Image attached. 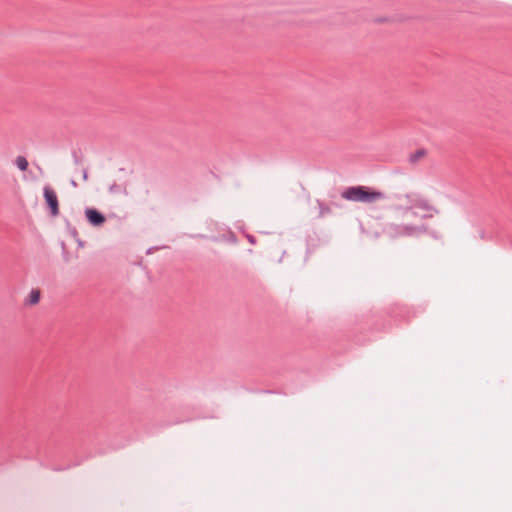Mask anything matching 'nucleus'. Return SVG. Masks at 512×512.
Segmentation results:
<instances>
[{
    "label": "nucleus",
    "instance_id": "4",
    "mask_svg": "<svg viewBox=\"0 0 512 512\" xmlns=\"http://www.w3.org/2000/svg\"><path fill=\"white\" fill-rule=\"evenodd\" d=\"M85 215L88 221L94 226H100L105 222V217L94 208L86 209Z\"/></svg>",
    "mask_w": 512,
    "mask_h": 512
},
{
    "label": "nucleus",
    "instance_id": "5",
    "mask_svg": "<svg viewBox=\"0 0 512 512\" xmlns=\"http://www.w3.org/2000/svg\"><path fill=\"white\" fill-rule=\"evenodd\" d=\"M16 165L21 171H26L28 168V161L23 156H18L16 158Z\"/></svg>",
    "mask_w": 512,
    "mask_h": 512
},
{
    "label": "nucleus",
    "instance_id": "3",
    "mask_svg": "<svg viewBox=\"0 0 512 512\" xmlns=\"http://www.w3.org/2000/svg\"><path fill=\"white\" fill-rule=\"evenodd\" d=\"M44 197L52 216L59 214V203L56 192L49 186L44 187Z\"/></svg>",
    "mask_w": 512,
    "mask_h": 512
},
{
    "label": "nucleus",
    "instance_id": "2",
    "mask_svg": "<svg viewBox=\"0 0 512 512\" xmlns=\"http://www.w3.org/2000/svg\"><path fill=\"white\" fill-rule=\"evenodd\" d=\"M341 196L349 201L372 203L384 197L380 191L370 190L365 186H355L345 189Z\"/></svg>",
    "mask_w": 512,
    "mask_h": 512
},
{
    "label": "nucleus",
    "instance_id": "1",
    "mask_svg": "<svg viewBox=\"0 0 512 512\" xmlns=\"http://www.w3.org/2000/svg\"><path fill=\"white\" fill-rule=\"evenodd\" d=\"M403 213V222L393 224L389 231L392 236L411 237L427 231L424 220L433 217L432 207L424 200L412 199Z\"/></svg>",
    "mask_w": 512,
    "mask_h": 512
},
{
    "label": "nucleus",
    "instance_id": "6",
    "mask_svg": "<svg viewBox=\"0 0 512 512\" xmlns=\"http://www.w3.org/2000/svg\"><path fill=\"white\" fill-rule=\"evenodd\" d=\"M319 205V216L324 217L325 215L329 214L331 212V209L328 205H326L324 202L318 201Z\"/></svg>",
    "mask_w": 512,
    "mask_h": 512
},
{
    "label": "nucleus",
    "instance_id": "8",
    "mask_svg": "<svg viewBox=\"0 0 512 512\" xmlns=\"http://www.w3.org/2000/svg\"><path fill=\"white\" fill-rule=\"evenodd\" d=\"M424 155H425V152L423 150H419L415 154L411 155V161L416 162L418 159H420Z\"/></svg>",
    "mask_w": 512,
    "mask_h": 512
},
{
    "label": "nucleus",
    "instance_id": "7",
    "mask_svg": "<svg viewBox=\"0 0 512 512\" xmlns=\"http://www.w3.org/2000/svg\"><path fill=\"white\" fill-rule=\"evenodd\" d=\"M40 300V291L39 290H32L29 296V302L30 304H37Z\"/></svg>",
    "mask_w": 512,
    "mask_h": 512
}]
</instances>
